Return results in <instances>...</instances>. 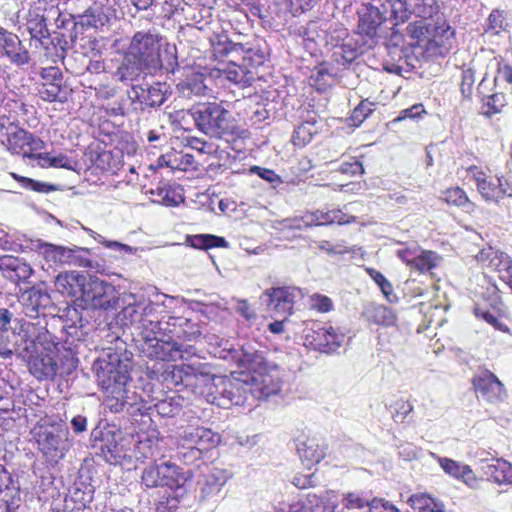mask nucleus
Listing matches in <instances>:
<instances>
[{"instance_id": "nucleus-31", "label": "nucleus", "mask_w": 512, "mask_h": 512, "mask_svg": "<svg viewBox=\"0 0 512 512\" xmlns=\"http://www.w3.org/2000/svg\"><path fill=\"white\" fill-rule=\"evenodd\" d=\"M361 316L369 324L393 327L397 325V315L391 308L375 302L367 303L363 306Z\"/></svg>"}, {"instance_id": "nucleus-1", "label": "nucleus", "mask_w": 512, "mask_h": 512, "mask_svg": "<svg viewBox=\"0 0 512 512\" xmlns=\"http://www.w3.org/2000/svg\"><path fill=\"white\" fill-rule=\"evenodd\" d=\"M212 54L215 58H228L225 68L219 69L225 77L241 87H247L255 80V68L263 64L265 55L260 50L246 48L228 38L212 41Z\"/></svg>"}, {"instance_id": "nucleus-63", "label": "nucleus", "mask_w": 512, "mask_h": 512, "mask_svg": "<svg viewBox=\"0 0 512 512\" xmlns=\"http://www.w3.org/2000/svg\"><path fill=\"white\" fill-rule=\"evenodd\" d=\"M413 411V405L405 400L399 399L394 404L392 418L396 423H403L406 417Z\"/></svg>"}, {"instance_id": "nucleus-50", "label": "nucleus", "mask_w": 512, "mask_h": 512, "mask_svg": "<svg viewBox=\"0 0 512 512\" xmlns=\"http://www.w3.org/2000/svg\"><path fill=\"white\" fill-rule=\"evenodd\" d=\"M411 14L418 19L433 21V16L438 13L439 5L436 0H414L410 5Z\"/></svg>"}, {"instance_id": "nucleus-28", "label": "nucleus", "mask_w": 512, "mask_h": 512, "mask_svg": "<svg viewBox=\"0 0 512 512\" xmlns=\"http://www.w3.org/2000/svg\"><path fill=\"white\" fill-rule=\"evenodd\" d=\"M358 33L368 37L371 41L369 46L374 43V38L382 22L386 21L387 15H384L378 7L372 4H365L358 10Z\"/></svg>"}, {"instance_id": "nucleus-62", "label": "nucleus", "mask_w": 512, "mask_h": 512, "mask_svg": "<svg viewBox=\"0 0 512 512\" xmlns=\"http://www.w3.org/2000/svg\"><path fill=\"white\" fill-rule=\"evenodd\" d=\"M68 496L80 506H85L86 503L92 500V489L86 487L85 490H82L78 484H74V486L69 489Z\"/></svg>"}, {"instance_id": "nucleus-24", "label": "nucleus", "mask_w": 512, "mask_h": 512, "mask_svg": "<svg viewBox=\"0 0 512 512\" xmlns=\"http://www.w3.org/2000/svg\"><path fill=\"white\" fill-rule=\"evenodd\" d=\"M23 313L29 318L44 315V311L52 305L49 293L37 287L25 290L18 297Z\"/></svg>"}, {"instance_id": "nucleus-37", "label": "nucleus", "mask_w": 512, "mask_h": 512, "mask_svg": "<svg viewBox=\"0 0 512 512\" xmlns=\"http://www.w3.org/2000/svg\"><path fill=\"white\" fill-rule=\"evenodd\" d=\"M322 501L315 493H307L290 503H282L277 507V512H313Z\"/></svg>"}, {"instance_id": "nucleus-8", "label": "nucleus", "mask_w": 512, "mask_h": 512, "mask_svg": "<svg viewBox=\"0 0 512 512\" xmlns=\"http://www.w3.org/2000/svg\"><path fill=\"white\" fill-rule=\"evenodd\" d=\"M177 376H179L181 382H186V385H188L190 377H201L205 382L206 389L204 393L207 401L220 407V398L224 397V392L220 389V385L224 386L226 384L228 376L212 374L210 365L201 362L182 365L173 372V377Z\"/></svg>"}, {"instance_id": "nucleus-5", "label": "nucleus", "mask_w": 512, "mask_h": 512, "mask_svg": "<svg viewBox=\"0 0 512 512\" xmlns=\"http://www.w3.org/2000/svg\"><path fill=\"white\" fill-rule=\"evenodd\" d=\"M187 113L196 128L210 138L223 139L236 134L235 121L222 102H199Z\"/></svg>"}, {"instance_id": "nucleus-17", "label": "nucleus", "mask_w": 512, "mask_h": 512, "mask_svg": "<svg viewBox=\"0 0 512 512\" xmlns=\"http://www.w3.org/2000/svg\"><path fill=\"white\" fill-rule=\"evenodd\" d=\"M42 254L49 261L79 267H92L89 250L80 247L67 248L45 243L41 245Z\"/></svg>"}, {"instance_id": "nucleus-27", "label": "nucleus", "mask_w": 512, "mask_h": 512, "mask_svg": "<svg viewBox=\"0 0 512 512\" xmlns=\"http://www.w3.org/2000/svg\"><path fill=\"white\" fill-rule=\"evenodd\" d=\"M178 442L210 450L218 445L220 436L209 428L189 425L179 433Z\"/></svg>"}, {"instance_id": "nucleus-57", "label": "nucleus", "mask_w": 512, "mask_h": 512, "mask_svg": "<svg viewBox=\"0 0 512 512\" xmlns=\"http://www.w3.org/2000/svg\"><path fill=\"white\" fill-rule=\"evenodd\" d=\"M331 80V73L322 65L315 67L309 77L310 85L314 86L319 91L325 90L330 85Z\"/></svg>"}, {"instance_id": "nucleus-18", "label": "nucleus", "mask_w": 512, "mask_h": 512, "mask_svg": "<svg viewBox=\"0 0 512 512\" xmlns=\"http://www.w3.org/2000/svg\"><path fill=\"white\" fill-rule=\"evenodd\" d=\"M0 54L17 67H23L31 60L30 53L19 36L2 26H0Z\"/></svg>"}, {"instance_id": "nucleus-56", "label": "nucleus", "mask_w": 512, "mask_h": 512, "mask_svg": "<svg viewBox=\"0 0 512 512\" xmlns=\"http://www.w3.org/2000/svg\"><path fill=\"white\" fill-rule=\"evenodd\" d=\"M437 254L432 251H421L414 256L413 264L411 267L420 272H427L436 267Z\"/></svg>"}, {"instance_id": "nucleus-52", "label": "nucleus", "mask_w": 512, "mask_h": 512, "mask_svg": "<svg viewBox=\"0 0 512 512\" xmlns=\"http://www.w3.org/2000/svg\"><path fill=\"white\" fill-rule=\"evenodd\" d=\"M317 128L312 122H304L296 127L293 132L292 142L295 146L304 147L310 143L316 134Z\"/></svg>"}, {"instance_id": "nucleus-20", "label": "nucleus", "mask_w": 512, "mask_h": 512, "mask_svg": "<svg viewBox=\"0 0 512 512\" xmlns=\"http://www.w3.org/2000/svg\"><path fill=\"white\" fill-rule=\"evenodd\" d=\"M164 336L175 337V339H184L192 341L201 335V325L192 319L186 317L169 316L167 320L162 318L161 330Z\"/></svg>"}, {"instance_id": "nucleus-60", "label": "nucleus", "mask_w": 512, "mask_h": 512, "mask_svg": "<svg viewBox=\"0 0 512 512\" xmlns=\"http://www.w3.org/2000/svg\"><path fill=\"white\" fill-rule=\"evenodd\" d=\"M375 109V104L369 100H363L354 108L351 121L354 126H359Z\"/></svg>"}, {"instance_id": "nucleus-58", "label": "nucleus", "mask_w": 512, "mask_h": 512, "mask_svg": "<svg viewBox=\"0 0 512 512\" xmlns=\"http://www.w3.org/2000/svg\"><path fill=\"white\" fill-rule=\"evenodd\" d=\"M505 106V96L503 94L495 93L488 96L482 106V114L491 117L500 113Z\"/></svg>"}, {"instance_id": "nucleus-35", "label": "nucleus", "mask_w": 512, "mask_h": 512, "mask_svg": "<svg viewBox=\"0 0 512 512\" xmlns=\"http://www.w3.org/2000/svg\"><path fill=\"white\" fill-rule=\"evenodd\" d=\"M145 67L137 59L126 53L117 69L113 72V79L124 84L137 80Z\"/></svg>"}, {"instance_id": "nucleus-38", "label": "nucleus", "mask_w": 512, "mask_h": 512, "mask_svg": "<svg viewBox=\"0 0 512 512\" xmlns=\"http://www.w3.org/2000/svg\"><path fill=\"white\" fill-rule=\"evenodd\" d=\"M354 218L352 217V221ZM312 226L329 225L332 223L345 224L350 223L351 219H346V215L338 209L324 212L322 210H316L314 212L306 213V222Z\"/></svg>"}, {"instance_id": "nucleus-53", "label": "nucleus", "mask_w": 512, "mask_h": 512, "mask_svg": "<svg viewBox=\"0 0 512 512\" xmlns=\"http://www.w3.org/2000/svg\"><path fill=\"white\" fill-rule=\"evenodd\" d=\"M431 38L429 42H433L438 46H445L446 43L453 37L454 31L445 21L441 23L432 21L431 24Z\"/></svg>"}, {"instance_id": "nucleus-43", "label": "nucleus", "mask_w": 512, "mask_h": 512, "mask_svg": "<svg viewBox=\"0 0 512 512\" xmlns=\"http://www.w3.org/2000/svg\"><path fill=\"white\" fill-rule=\"evenodd\" d=\"M432 21L416 19L406 27V34L411 38L410 45H419L421 42H429L431 38Z\"/></svg>"}, {"instance_id": "nucleus-7", "label": "nucleus", "mask_w": 512, "mask_h": 512, "mask_svg": "<svg viewBox=\"0 0 512 512\" xmlns=\"http://www.w3.org/2000/svg\"><path fill=\"white\" fill-rule=\"evenodd\" d=\"M142 352L151 359L162 361L188 360L195 355V348L191 345H180L175 337L164 336L162 333H151L142 338Z\"/></svg>"}, {"instance_id": "nucleus-26", "label": "nucleus", "mask_w": 512, "mask_h": 512, "mask_svg": "<svg viewBox=\"0 0 512 512\" xmlns=\"http://www.w3.org/2000/svg\"><path fill=\"white\" fill-rule=\"evenodd\" d=\"M115 18V10L110 5H104L101 0H97L82 15L78 16L76 24L86 28L103 30L108 27Z\"/></svg>"}, {"instance_id": "nucleus-3", "label": "nucleus", "mask_w": 512, "mask_h": 512, "mask_svg": "<svg viewBox=\"0 0 512 512\" xmlns=\"http://www.w3.org/2000/svg\"><path fill=\"white\" fill-rule=\"evenodd\" d=\"M163 301L158 299L129 302L118 314L122 326L133 328L139 337L159 333L161 330L162 315L167 302H173V297L162 295Z\"/></svg>"}, {"instance_id": "nucleus-6", "label": "nucleus", "mask_w": 512, "mask_h": 512, "mask_svg": "<svg viewBox=\"0 0 512 512\" xmlns=\"http://www.w3.org/2000/svg\"><path fill=\"white\" fill-rule=\"evenodd\" d=\"M39 451L49 460L62 459L71 447L69 429L62 419L44 417L32 429Z\"/></svg>"}, {"instance_id": "nucleus-40", "label": "nucleus", "mask_w": 512, "mask_h": 512, "mask_svg": "<svg viewBox=\"0 0 512 512\" xmlns=\"http://www.w3.org/2000/svg\"><path fill=\"white\" fill-rule=\"evenodd\" d=\"M476 259L479 262H487L488 267L497 271L505 270L510 272L512 268L509 257L505 253L493 250L491 247L481 250L477 254Z\"/></svg>"}, {"instance_id": "nucleus-48", "label": "nucleus", "mask_w": 512, "mask_h": 512, "mask_svg": "<svg viewBox=\"0 0 512 512\" xmlns=\"http://www.w3.org/2000/svg\"><path fill=\"white\" fill-rule=\"evenodd\" d=\"M228 480V474L226 471L221 469H214L206 477V482L202 488L204 497H209L218 494L221 488L225 485Z\"/></svg>"}, {"instance_id": "nucleus-41", "label": "nucleus", "mask_w": 512, "mask_h": 512, "mask_svg": "<svg viewBox=\"0 0 512 512\" xmlns=\"http://www.w3.org/2000/svg\"><path fill=\"white\" fill-rule=\"evenodd\" d=\"M26 27L31 36V39L39 41L41 44H43L44 39H48L50 37L46 18L44 15H41L36 11H29Z\"/></svg>"}, {"instance_id": "nucleus-16", "label": "nucleus", "mask_w": 512, "mask_h": 512, "mask_svg": "<svg viewBox=\"0 0 512 512\" xmlns=\"http://www.w3.org/2000/svg\"><path fill=\"white\" fill-rule=\"evenodd\" d=\"M6 136L8 150L23 157L34 158L35 154L33 152L44 147V142L40 138L34 137L31 133L13 123H9L6 128Z\"/></svg>"}, {"instance_id": "nucleus-15", "label": "nucleus", "mask_w": 512, "mask_h": 512, "mask_svg": "<svg viewBox=\"0 0 512 512\" xmlns=\"http://www.w3.org/2000/svg\"><path fill=\"white\" fill-rule=\"evenodd\" d=\"M345 339V333L340 328L331 325L318 327L305 337L307 346L326 354L336 352L343 345Z\"/></svg>"}, {"instance_id": "nucleus-22", "label": "nucleus", "mask_w": 512, "mask_h": 512, "mask_svg": "<svg viewBox=\"0 0 512 512\" xmlns=\"http://www.w3.org/2000/svg\"><path fill=\"white\" fill-rule=\"evenodd\" d=\"M225 383L224 386L220 385V389L224 392V397L220 398L221 408H229L232 405H251L253 387L249 384L248 379L228 377V381Z\"/></svg>"}, {"instance_id": "nucleus-45", "label": "nucleus", "mask_w": 512, "mask_h": 512, "mask_svg": "<svg viewBox=\"0 0 512 512\" xmlns=\"http://www.w3.org/2000/svg\"><path fill=\"white\" fill-rule=\"evenodd\" d=\"M177 89L183 97L204 95L207 86L204 83L203 75L192 74L177 84Z\"/></svg>"}, {"instance_id": "nucleus-12", "label": "nucleus", "mask_w": 512, "mask_h": 512, "mask_svg": "<svg viewBox=\"0 0 512 512\" xmlns=\"http://www.w3.org/2000/svg\"><path fill=\"white\" fill-rule=\"evenodd\" d=\"M119 302L115 286L98 277H89L81 303L85 308L113 310Z\"/></svg>"}, {"instance_id": "nucleus-39", "label": "nucleus", "mask_w": 512, "mask_h": 512, "mask_svg": "<svg viewBox=\"0 0 512 512\" xmlns=\"http://www.w3.org/2000/svg\"><path fill=\"white\" fill-rule=\"evenodd\" d=\"M381 7L386 20L394 21L395 25L407 21L411 15V7L406 0H385Z\"/></svg>"}, {"instance_id": "nucleus-64", "label": "nucleus", "mask_w": 512, "mask_h": 512, "mask_svg": "<svg viewBox=\"0 0 512 512\" xmlns=\"http://www.w3.org/2000/svg\"><path fill=\"white\" fill-rule=\"evenodd\" d=\"M365 512H399V510L395 505L382 498H374L369 500Z\"/></svg>"}, {"instance_id": "nucleus-42", "label": "nucleus", "mask_w": 512, "mask_h": 512, "mask_svg": "<svg viewBox=\"0 0 512 512\" xmlns=\"http://www.w3.org/2000/svg\"><path fill=\"white\" fill-rule=\"evenodd\" d=\"M302 462L310 467L319 463L325 456V447L320 446L315 440L301 442L297 447Z\"/></svg>"}, {"instance_id": "nucleus-21", "label": "nucleus", "mask_w": 512, "mask_h": 512, "mask_svg": "<svg viewBox=\"0 0 512 512\" xmlns=\"http://www.w3.org/2000/svg\"><path fill=\"white\" fill-rule=\"evenodd\" d=\"M472 384L476 393L490 403L502 401L506 395L503 383L494 373L486 369L473 377Z\"/></svg>"}, {"instance_id": "nucleus-19", "label": "nucleus", "mask_w": 512, "mask_h": 512, "mask_svg": "<svg viewBox=\"0 0 512 512\" xmlns=\"http://www.w3.org/2000/svg\"><path fill=\"white\" fill-rule=\"evenodd\" d=\"M300 290L295 287H273L263 292L262 299L267 303L270 312L290 315Z\"/></svg>"}, {"instance_id": "nucleus-11", "label": "nucleus", "mask_w": 512, "mask_h": 512, "mask_svg": "<svg viewBox=\"0 0 512 512\" xmlns=\"http://www.w3.org/2000/svg\"><path fill=\"white\" fill-rule=\"evenodd\" d=\"M187 477L181 469L169 461L163 463H150L145 466L141 474V484L146 488L168 487L177 489L184 485Z\"/></svg>"}, {"instance_id": "nucleus-47", "label": "nucleus", "mask_w": 512, "mask_h": 512, "mask_svg": "<svg viewBox=\"0 0 512 512\" xmlns=\"http://www.w3.org/2000/svg\"><path fill=\"white\" fill-rule=\"evenodd\" d=\"M189 244L196 249L207 250L214 247L227 248L229 243L225 238L212 234H198L187 237Z\"/></svg>"}, {"instance_id": "nucleus-4", "label": "nucleus", "mask_w": 512, "mask_h": 512, "mask_svg": "<svg viewBox=\"0 0 512 512\" xmlns=\"http://www.w3.org/2000/svg\"><path fill=\"white\" fill-rule=\"evenodd\" d=\"M96 377L99 386L105 391L104 405L113 413L124 410L128 402L127 383L130 380L126 366L117 363L99 360L96 364Z\"/></svg>"}, {"instance_id": "nucleus-36", "label": "nucleus", "mask_w": 512, "mask_h": 512, "mask_svg": "<svg viewBox=\"0 0 512 512\" xmlns=\"http://www.w3.org/2000/svg\"><path fill=\"white\" fill-rule=\"evenodd\" d=\"M79 309L76 305L68 306L64 310V314L62 317L65 318V324L63 328L66 333L72 338L80 339L82 333H79V330L82 329L86 324H88V320L84 317L83 313L88 308H85V305L80 302Z\"/></svg>"}, {"instance_id": "nucleus-9", "label": "nucleus", "mask_w": 512, "mask_h": 512, "mask_svg": "<svg viewBox=\"0 0 512 512\" xmlns=\"http://www.w3.org/2000/svg\"><path fill=\"white\" fill-rule=\"evenodd\" d=\"M159 41L158 33L138 31L133 35L127 53L142 63L148 73L155 72L162 67Z\"/></svg>"}, {"instance_id": "nucleus-25", "label": "nucleus", "mask_w": 512, "mask_h": 512, "mask_svg": "<svg viewBox=\"0 0 512 512\" xmlns=\"http://www.w3.org/2000/svg\"><path fill=\"white\" fill-rule=\"evenodd\" d=\"M96 447L99 449V455L110 464H120L126 458L120 432L112 430L102 432Z\"/></svg>"}, {"instance_id": "nucleus-13", "label": "nucleus", "mask_w": 512, "mask_h": 512, "mask_svg": "<svg viewBox=\"0 0 512 512\" xmlns=\"http://www.w3.org/2000/svg\"><path fill=\"white\" fill-rule=\"evenodd\" d=\"M467 172L485 201L497 203L505 196L512 197V184L503 177L491 176L475 165L470 166Z\"/></svg>"}, {"instance_id": "nucleus-33", "label": "nucleus", "mask_w": 512, "mask_h": 512, "mask_svg": "<svg viewBox=\"0 0 512 512\" xmlns=\"http://www.w3.org/2000/svg\"><path fill=\"white\" fill-rule=\"evenodd\" d=\"M481 471L488 481L498 485H512V464L504 459L497 458L492 463L483 462Z\"/></svg>"}, {"instance_id": "nucleus-61", "label": "nucleus", "mask_w": 512, "mask_h": 512, "mask_svg": "<svg viewBox=\"0 0 512 512\" xmlns=\"http://www.w3.org/2000/svg\"><path fill=\"white\" fill-rule=\"evenodd\" d=\"M506 26L507 23L504 12L500 10H493L487 19V26L485 30L486 32L499 34Z\"/></svg>"}, {"instance_id": "nucleus-51", "label": "nucleus", "mask_w": 512, "mask_h": 512, "mask_svg": "<svg viewBox=\"0 0 512 512\" xmlns=\"http://www.w3.org/2000/svg\"><path fill=\"white\" fill-rule=\"evenodd\" d=\"M444 200L448 204H453L463 208L466 211H472L474 209V203H472L466 192L460 187L449 188L444 192Z\"/></svg>"}, {"instance_id": "nucleus-10", "label": "nucleus", "mask_w": 512, "mask_h": 512, "mask_svg": "<svg viewBox=\"0 0 512 512\" xmlns=\"http://www.w3.org/2000/svg\"><path fill=\"white\" fill-rule=\"evenodd\" d=\"M68 344V349H65L60 363L50 354L32 357L29 361V371L31 374L39 380H52L57 375L70 374L77 367L78 359L71 347L72 342Z\"/></svg>"}, {"instance_id": "nucleus-14", "label": "nucleus", "mask_w": 512, "mask_h": 512, "mask_svg": "<svg viewBox=\"0 0 512 512\" xmlns=\"http://www.w3.org/2000/svg\"><path fill=\"white\" fill-rule=\"evenodd\" d=\"M170 94V86L167 83L155 82L151 85H132L128 97L132 103H139L142 109H146L160 107Z\"/></svg>"}, {"instance_id": "nucleus-34", "label": "nucleus", "mask_w": 512, "mask_h": 512, "mask_svg": "<svg viewBox=\"0 0 512 512\" xmlns=\"http://www.w3.org/2000/svg\"><path fill=\"white\" fill-rule=\"evenodd\" d=\"M431 456L438 462L443 471L449 476L460 480L467 485H471L476 481V476L469 465L447 457L438 456L435 453H431Z\"/></svg>"}, {"instance_id": "nucleus-46", "label": "nucleus", "mask_w": 512, "mask_h": 512, "mask_svg": "<svg viewBox=\"0 0 512 512\" xmlns=\"http://www.w3.org/2000/svg\"><path fill=\"white\" fill-rule=\"evenodd\" d=\"M411 507L419 512H443L444 505L428 494H413L409 498Z\"/></svg>"}, {"instance_id": "nucleus-29", "label": "nucleus", "mask_w": 512, "mask_h": 512, "mask_svg": "<svg viewBox=\"0 0 512 512\" xmlns=\"http://www.w3.org/2000/svg\"><path fill=\"white\" fill-rule=\"evenodd\" d=\"M88 280L89 277L76 271H66L56 276L54 284L59 293L71 297L79 296L77 301L81 302Z\"/></svg>"}, {"instance_id": "nucleus-59", "label": "nucleus", "mask_w": 512, "mask_h": 512, "mask_svg": "<svg viewBox=\"0 0 512 512\" xmlns=\"http://www.w3.org/2000/svg\"><path fill=\"white\" fill-rule=\"evenodd\" d=\"M12 177L15 180H17L22 185L23 188L30 189L35 192L48 193V192L56 190V187L54 185L46 183V182L36 181L31 178L19 176L15 173H12Z\"/></svg>"}, {"instance_id": "nucleus-55", "label": "nucleus", "mask_w": 512, "mask_h": 512, "mask_svg": "<svg viewBox=\"0 0 512 512\" xmlns=\"http://www.w3.org/2000/svg\"><path fill=\"white\" fill-rule=\"evenodd\" d=\"M368 502L358 493H347L342 499V512H365Z\"/></svg>"}, {"instance_id": "nucleus-54", "label": "nucleus", "mask_w": 512, "mask_h": 512, "mask_svg": "<svg viewBox=\"0 0 512 512\" xmlns=\"http://www.w3.org/2000/svg\"><path fill=\"white\" fill-rule=\"evenodd\" d=\"M207 449L200 447H194L190 445H184L183 443L177 442V458L185 464L191 465L202 458L204 452Z\"/></svg>"}, {"instance_id": "nucleus-2", "label": "nucleus", "mask_w": 512, "mask_h": 512, "mask_svg": "<svg viewBox=\"0 0 512 512\" xmlns=\"http://www.w3.org/2000/svg\"><path fill=\"white\" fill-rule=\"evenodd\" d=\"M239 363L253 373L248 379L253 387L252 399H267L281 391L283 382L280 368L276 363L268 361L263 351L251 345L243 346Z\"/></svg>"}, {"instance_id": "nucleus-44", "label": "nucleus", "mask_w": 512, "mask_h": 512, "mask_svg": "<svg viewBox=\"0 0 512 512\" xmlns=\"http://www.w3.org/2000/svg\"><path fill=\"white\" fill-rule=\"evenodd\" d=\"M34 158L38 159L39 166L43 168H65L68 170L75 171L79 165L77 160L69 158L67 155L62 153L55 156H52L49 153H39L35 154Z\"/></svg>"}, {"instance_id": "nucleus-23", "label": "nucleus", "mask_w": 512, "mask_h": 512, "mask_svg": "<svg viewBox=\"0 0 512 512\" xmlns=\"http://www.w3.org/2000/svg\"><path fill=\"white\" fill-rule=\"evenodd\" d=\"M40 76L43 80L38 88L41 99L47 102H62L65 96L61 97L63 74L60 68L56 66L42 68Z\"/></svg>"}, {"instance_id": "nucleus-32", "label": "nucleus", "mask_w": 512, "mask_h": 512, "mask_svg": "<svg viewBox=\"0 0 512 512\" xmlns=\"http://www.w3.org/2000/svg\"><path fill=\"white\" fill-rule=\"evenodd\" d=\"M0 270L3 271L6 278L15 283L26 282L33 273V269L28 263L11 255L0 257Z\"/></svg>"}, {"instance_id": "nucleus-49", "label": "nucleus", "mask_w": 512, "mask_h": 512, "mask_svg": "<svg viewBox=\"0 0 512 512\" xmlns=\"http://www.w3.org/2000/svg\"><path fill=\"white\" fill-rule=\"evenodd\" d=\"M358 55V49L355 47L352 40H346L341 45L335 47L332 57L338 65L347 66L351 64Z\"/></svg>"}, {"instance_id": "nucleus-30", "label": "nucleus", "mask_w": 512, "mask_h": 512, "mask_svg": "<svg viewBox=\"0 0 512 512\" xmlns=\"http://www.w3.org/2000/svg\"><path fill=\"white\" fill-rule=\"evenodd\" d=\"M22 333L25 340L41 345L46 351L51 352L54 349L59 353L61 348L67 349L64 344L57 342V337L51 334L45 327L36 329L34 324L24 322L19 328V335Z\"/></svg>"}]
</instances>
